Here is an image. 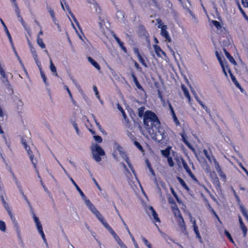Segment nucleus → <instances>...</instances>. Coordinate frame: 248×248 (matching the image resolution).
Returning <instances> with one entry per match:
<instances>
[{"instance_id":"nucleus-57","label":"nucleus","mask_w":248,"mask_h":248,"mask_svg":"<svg viewBox=\"0 0 248 248\" xmlns=\"http://www.w3.org/2000/svg\"><path fill=\"white\" fill-rule=\"evenodd\" d=\"M12 2L14 3V6L15 7V11H16V14H19V13L20 12V10L18 7L17 4L16 2V0L15 1V2Z\"/></svg>"},{"instance_id":"nucleus-54","label":"nucleus","mask_w":248,"mask_h":248,"mask_svg":"<svg viewBox=\"0 0 248 248\" xmlns=\"http://www.w3.org/2000/svg\"><path fill=\"white\" fill-rule=\"evenodd\" d=\"M93 138L94 140L98 143H101L102 141V138L99 136H93Z\"/></svg>"},{"instance_id":"nucleus-49","label":"nucleus","mask_w":248,"mask_h":248,"mask_svg":"<svg viewBox=\"0 0 248 248\" xmlns=\"http://www.w3.org/2000/svg\"><path fill=\"white\" fill-rule=\"evenodd\" d=\"M220 176V177L223 179L224 181H225L226 180V176L225 173L222 171V170H219L217 172Z\"/></svg>"},{"instance_id":"nucleus-13","label":"nucleus","mask_w":248,"mask_h":248,"mask_svg":"<svg viewBox=\"0 0 248 248\" xmlns=\"http://www.w3.org/2000/svg\"><path fill=\"white\" fill-rule=\"evenodd\" d=\"M93 159L99 165H103L107 162L106 156H93Z\"/></svg>"},{"instance_id":"nucleus-45","label":"nucleus","mask_w":248,"mask_h":248,"mask_svg":"<svg viewBox=\"0 0 248 248\" xmlns=\"http://www.w3.org/2000/svg\"><path fill=\"white\" fill-rule=\"evenodd\" d=\"M171 115H172V118H173V121L177 125H178L180 124V123H179V121H178L175 114V112L174 111H173L172 113H171Z\"/></svg>"},{"instance_id":"nucleus-48","label":"nucleus","mask_w":248,"mask_h":248,"mask_svg":"<svg viewBox=\"0 0 248 248\" xmlns=\"http://www.w3.org/2000/svg\"><path fill=\"white\" fill-rule=\"evenodd\" d=\"M70 15L71 16V17H72V19H73L74 21L75 22V23L78 26V28L79 29H80L79 24L78 21H77V19L76 18L75 16H74V15H73V14L72 13L71 11H70Z\"/></svg>"},{"instance_id":"nucleus-34","label":"nucleus","mask_w":248,"mask_h":248,"mask_svg":"<svg viewBox=\"0 0 248 248\" xmlns=\"http://www.w3.org/2000/svg\"><path fill=\"white\" fill-rule=\"evenodd\" d=\"M37 43L38 45L41 47V48H45L46 47V45L44 43L42 39L40 38L39 36H37Z\"/></svg>"},{"instance_id":"nucleus-52","label":"nucleus","mask_w":248,"mask_h":248,"mask_svg":"<svg viewBox=\"0 0 248 248\" xmlns=\"http://www.w3.org/2000/svg\"><path fill=\"white\" fill-rule=\"evenodd\" d=\"M216 56L217 58V60H218L219 63L221 64L223 62V61L222 60L221 57L220 55V54L218 52V51H216L215 52Z\"/></svg>"},{"instance_id":"nucleus-32","label":"nucleus","mask_w":248,"mask_h":248,"mask_svg":"<svg viewBox=\"0 0 248 248\" xmlns=\"http://www.w3.org/2000/svg\"><path fill=\"white\" fill-rule=\"evenodd\" d=\"M195 98H196V99H197V100L198 101V102H199V104L202 106V108H204V109L205 110V111H206L208 113L210 114V112L209 109L207 108V107L205 105H204L203 104L201 100H199V99H198L197 95H195Z\"/></svg>"},{"instance_id":"nucleus-15","label":"nucleus","mask_w":248,"mask_h":248,"mask_svg":"<svg viewBox=\"0 0 248 248\" xmlns=\"http://www.w3.org/2000/svg\"><path fill=\"white\" fill-rule=\"evenodd\" d=\"M205 157L208 159V160L210 162H212V159L213 160L214 163L215 164V167L217 170V171L218 172L219 170H221V169L219 165L218 162L216 160V159L214 158V156H205Z\"/></svg>"},{"instance_id":"nucleus-6","label":"nucleus","mask_w":248,"mask_h":248,"mask_svg":"<svg viewBox=\"0 0 248 248\" xmlns=\"http://www.w3.org/2000/svg\"><path fill=\"white\" fill-rule=\"evenodd\" d=\"M87 207L92 213L102 223L106 229L110 226L92 203L88 205Z\"/></svg>"},{"instance_id":"nucleus-24","label":"nucleus","mask_w":248,"mask_h":248,"mask_svg":"<svg viewBox=\"0 0 248 248\" xmlns=\"http://www.w3.org/2000/svg\"><path fill=\"white\" fill-rule=\"evenodd\" d=\"M131 76L132 77L133 81L134 82L136 87L139 89H142V88L141 86L140 85V83L139 82V81H138V80L136 76L134 74V73L133 72H131Z\"/></svg>"},{"instance_id":"nucleus-18","label":"nucleus","mask_w":248,"mask_h":248,"mask_svg":"<svg viewBox=\"0 0 248 248\" xmlns=\"http://www.w3.org/2000/svg\"><path fill=\"white\" fill-rule=\"evenodd\" d=\"M153 47L155 53L158 56L161 57V54L164 56H166L165 53L161 50L159 46L156 45H154Z\"/></svg>"},{"instance_id":"nucleus-36","label":"nucleus","mask_w":248,"mask_h":248,"mask_svg":"<svg viewBox=\"0 0 248 248\" xmlns=\"http://www.w3.org/2000/svg\"><path fill=\"white\" fill-rule=\"evenodd\" d=\"M116 15L117 18L121 20H123L124 17V13L122 11H117Z\"/></svg>"},{"instance_id":"nucleus-37","label":"nucleus","mask_w":248,"mask_h":248,"mask_svg":"<svg viewBox=\"0 0 248 248\" xmlns=\"http://www.w3.org/2000/svg\"><path fill=\"white\" fill-rule=\"evenodd\" d=\"M6 229V224L5 222L0 220V231L2 232H5Z\"/></svg>"},{"instance_id":"nucleus-64","label":"nucleus","mask_w":248,"mask_h":248,"mask_svg":"<svg viewBox=\"0 0 248 248\" xmlns=\"http://www.w3.org/2000/svg\"><path fill=\"white\" fill-rule=\"evenodd\" d=\"M241 2L244 7H248V2L246 0H242Z\"/></svg>"},{"instance_id":"nucleus-55","label":"nucleus","mask_w":248,"mask_h":248,"mask_svg":"<svg viewBox=\"0 0 248 248\" xmlns=\"http://www.w3.org/2000/svg\"><path fill=\"white\" fill-rule=\"evenodd\" d=\"M47 9L48 12H49V14L50 15L51 17H53V16H55L54 12L52 10V9L49 7H47Z\"/></svg>"},{"instance_id":"nucleus-28","label":"nucleus","mask_w":248,"mask_h":248,"mask_svg":"<svg viewBox=\"0 0 248 248\" xmlns=\"http://www.w3.org/2000/svg\"><path fill=\"white\" fill-rule=\"evenodd\" d=\"M0 22L4 28V30L6 32V34L9 38L10 43L13 45L11 36L10 35V34L5 24H4V22L3 21V20L1 19H0Z\"/></svg>"},{"instance_id":"nucleus-3","label":"nucleus","mask_w":248,"mask_h":248,"mask_svg":"<svg viewBox=\"0 0 248 248\" xmlns=\"http://www.w3.org/2000/svg\"><path fill=\"white\" fill-rule=\"evenodd\" d=\"M148 132L153 139L158 142L163 143L167 140L164 130L163 128L160 127V125L158 126V127L149 128Z\"/></svg>"},{"instance_id":"nucleus-5","label":"nucleus","mask_w":248,"mask_h":248,"mask_svg":"<svg viewBox=\"0 0 248 248\" xmlns=\"http://www.w3.org/2000/svg\"><path fill=\"white\" fill-rule=\"evenodd\" d=\"M87 207L92 213L102 223L106 229L110 226L92 203L88 205Z\"/></svg>"},{"instance_id":"nucleus-33","label":"nucleus","mask_w":248,"mask_h":248,"mask_svg":"<svg viewBox=\"0 0 248 248\" xmlns=\"http://www.w3.org/2000/svg\"><path fill=\"white\" fill-rule=\"evenodd\" d=\"M115 147L117 149V150L115 151V153L116 154H119L120 155H122L123 154H124V151L123 148L121 147L119 145L116 144L115 145Z\"/></svg>"},{"instance_id":"nucleus-60","label":"nucleus","mask_w":248,"mask_h":248,"mask_svg":"<svg viewBox=\"0 0 248 248\" xmlns=\"http://www.w3.org/2000/svg\"><path fill=\"white\" fill-rule=\"evenodd\" d=\"M34 156H30V159L32 163V164L34 166V167L36 168V159L34 158Z\"/></svg>"},{"instance_id":"nucleus-19","label":"nucleus","mask_w":248,"mask_h":248,"mask_svg":"<svg viewBox=\"0 0 248 248\" xmlns=\"http://www.w3.org/2000/svg\"><path fill=\"white\" fill-rule=\"evenodd\" d=\"M91 8L93 10L95 11V12L99 14H101L102 13V9L96 2H93V5Z\"/></svg>"},{"instance_id":"nucleus-7","label":"nucleus","mask_w":248,"mask_h":248,"mask_svg":"<svg viewBox=\"0 0 248 248\" xmlns=\"http://www.w3.org/2000/svg\"><path fill=\"white\" fill-rule=\"evenodd\" d=\"M32 217H33V220L35 222L36 228H37L39 233L41 235V236L42 238H43V240L44 241V242H46V239L45 238V233H44L43 230L42 225L41 224V222L39 220V218L36 216L35 213L33 212H32Z\"/></svg>"},{"instance_id":"nucleus-35","label":"nucleus","mask_w":248,"mask_h":248,"mask_svg":"<svg viewBox=\"0 0 248 248\" xmlns=\"http://www.w3.org/2000/svg\"><path fill=\"white\" fill-rule=\"evenodd\" d=\"M32 54L33 59L36 62L37 65L38 66V67H40L41 66V63L38 61V59L37 58V55L36 51H33V53H32Z\"/></svg>"},{"instance_id":"nucleus-59","label":"nucleus","mask_w":248,"mask_h":248,"mask_svg":"<svg viewBox=\"0 0 248 248\" xmlns=\"http://www.w3.org/2000/svg\"><path fill=\"white\" fill-rule=\"evenodd\" d=\"M37 172V174H38V177H39V178L40 179V183H41V185L43 187L44 190L46 191L47 190V188H46V187L44 185L42 179H41V178L40 176V175L39 174V172L38 171Z\"/></svg>"},{"instance_id":"nucleus-14","label":"nucleus","mask_w":248,"mask_h":248,"mask_svg":"<svg viewBox=\"0 0 248 248\" xmlns=\"http://www.w3.org/2000/svg\"><path fill=\"white\" fill-rule=\"evenodd\" d=\"M228 72H229V73L230 74V76L231 77V78L232 80V81H233V82L234 83V84L235 85V86L238 88L242 92H243V88L241 87V85H240V84L238 83V82L237 81V80L236 79L235 77L233 75V74H232L231 70L230 69H228Z\"/></svg>"},{"instance_id":"nucleus-26","label":"nucleus","mask_w":248,"mask_h":248,"mask_svg":"<svg viewBox=\"0 0 248 248\" xmlns=\"http://www.w3.org/2000/svg\"><path fill=\"white\" fill-rule=\"evenodd\" d=\"M21 142L25 149L26 150L27 154L28 155L32 154V152L30 150V147L28 146L26 140L24 139H22Z\"/></svg>"},{"instance_id":"nucleus-22","label":"nucleus","mask_w":248,"mask_h":248,"mask_svg":"<svg viewBox=\"0 0 248 248\" xmlns=\"http://www.w3.org/2000/svg\"><path fill=\"white\" fill-rule=\"evenodd\" d=\"M181 88L183 91L184 92L185 96L188 99L189 102H190L191 100V97L188 89L184 84H182Z\"/></svg>"},{"instance_id":"nucleus-8","label":"nucleus","mask_w":248,"mask_h":248,"mask_svg":"<svg viewBox=\"0 0 248 248\" xmlns=\"http://www.w3.org/2000/svg\"><path fill=\"white\" fill-rule=\"evenodd\" d=\"M146 210L148 215L151 217L152 219L154 220L155 223L160 222V219L158 217L157 213L152 206H147Z\"/></svg>"},{"instance_id":"nucleus-42","label":"nucleus","mask_w":248,"mask_h":248,"mask_svg":"<svg viewBox=\"0 0 248 248\" xmlns=\"http://www.w3.org/2000/svg\"><path fill=\"white\" fill-rule=\"evenodd\" d=\"M212 23L217 28V30H221L222 29V26L218 21H216V20H213Z\"/></svg>"},{"instance_id":"nucleus-56","label":"nucleus","mask_w":248,"mask_h":248,"mask_svg":"<svg viewBox=\"0 0 248 248\" xmlns=\"http://www.w3.org/2000/svg\"><path fill=\"white\" fill-rule=\"evenodd\" d=\"M92 116L97 126V127L100 129V130H101V125L100 124H99V123L97 121V120H96V118H95V117L94 116V115L93 114H92Z\"/></svg>"},{"instance_id":"nucleus-21","label":"nucleus","mask_w":248,"mask_h":248,"mask_svg":"<svg viewBox=\"0 0 248 248\" xmlns=\"http://www.w3.org/2000/svg\"><path fill=\"white\" fill-rule=\"evenodd\" d=\"M223 51L225 53V56L227 58V59L229 60V61L233 63L234 65H236V62L233 59V58L230 54V53L227 51L225 48H223Z\"/></svg>"},{"instance_id":"nucleus-30","label":"nucleus","mask_w":248,"mask_h":248,"mask_svg":"<svg viewBox=\"0 0 248 248\" xmlns=\"http://www.w3.org/2000/svg\"><path fill=\"white\" fill-rule=\"evenodd\" d=\"M194 228V231L196 235V236L197 238H199L200 241H202V237L200 235V233L198 229V227L197 226V225H194V226H193Z\"/></svg>"},{"instance_id":"nucleus-47","label":"nucleus","mask_w":248,"mask_h":248,"mask_svg":"<svg viewBox=\"0 0 248 248\" xmlns=\"http://www.w3.org/2000/svg\"><path fill=\"white\" fill-rule=\"evenodd\" d=\"M138 59H139V62L142 63L144 66H145V67H147V65L145 62V61L144 60V59L142 58L141 55L140 54V53H138Z\"/></svg>"},{"instance_id":"nucleus-27","label":"nucleus","mask_w":248,"mask_h":248,"mask_svg":"<svg viewBox=\"0 0 248 248\" xmlns=\"http://www.w3.org/2000/svg\"><path fill=\"white\" fill-rule=\"evenodd\" d=\"M171 147L170 146H168L165 149H161V153L162 155H170V154Z\"/></svg>"},{"instance_id":"nucleus-43","label":"nucleus","mask_w":248,"mask_h":248,"mask_svg":"<svg viewBox=\"0 0 248 248\" xmlns=\"http://www.w3.org/2000/svg\"><path fill=\"white\" fill-rule=\"evenodd\" d=\"M71 124L73 126L74 128H75V130L76 131L77 134L78 135H79V129H78V127L77 124L76 123V122L74 121H71Z\"/></svg>"},{"instance_id":"nucleus-62","label":"nucleus","mask_w":248,"mask_h":248,"mask_svg":"<svg viewBox=\"0 0 248 248\" xmlns=\"http://www.w3.org/2000/svg\"><path fill=\"white\" fill-rule=\"evenodd\" d=\"M134 144L135 145V146L140 150H141L142 151V146H141V145L140 144V143H139L137 141H135L134 142Z\"/></svg>"},{"instance_id":"nucleus-11","label":"nucleus","mask_w":248,"mask_h":248,"mask_svg":"<svg viewBox=\"0 0 248 248\" xmlns=\"http://www.w3.org/2000/svg\"><path fill=\"white\" fill-rule=\"evenodd\" d=\"M167 26L163 25L161 27V35L162 36L164 37L166 39V41H168V42H171V39L170 37L169 36V34L167 31Z\"/></svg>"},{"instance_id":"nucleus-44","label":"nucleus","mask_w":248,"mask_h":248,"mask_svg":"<svg viewBox=\"0 0 248 248\" xmlns=\"http://www.w3.org/2000/svg\"><path fill=\"white\" fill-rule=\"evenodd\" d=\"M145 108L143 107H140L138 109V116L140 117H142L143 116Z\"/></svg>"},{"instance_id":"nucleus-51","label":"nucleus","mask_w":248,"mask_h":248,"mask_svg":"<svg viewBox=\"0 0 248 248\" xmlns=\"http://www.w3.org/2000/svg\"><path fill=\"white\" fill-rule=\"evenodd\" d=\"M0 74L2 77L4 78V79H5L7 78L6 77V74L5 73V71L3 70V69L1 67V65H0Z\"/></svg>"},{"instance_id":"nucleus-53","label":"nucleus","mask_w":248,"mask_h":248,"mask_svg":"<svg viewBox=\"0 0 248 248\" xmlns=\"http://www.w3.org/2000/svg\"><path fill=\"white\" fill-rule=\"evenodd\" d=\"M122 165L123 166V167L125 169V175H126V176L127 177H129V175H128L130 174V172H129L128 169L126 168V166L124 162H122Z\"/></svg>"},{"instance_id":"nucleus-38","label":"nucleus","mask_w":248,"mask_h":248,"mask_svg":"<svg viewBox=\"0 0 248 248\" xmlns=\"http://www.w3.org/2000/svg\"><path fill=\"white\" fill-rule=\"evenodd\" d=\"M221 66V68L222 69V71H223V72L224 73L225 76L226 77H227V73L226 71V68H227L228 67V65H227V63L226 62L225 63H222L221 64H220Z\"/></svg>"},{"instance_id":"nucleus-63","label":"nucleus","mask_w":248,"mask_h":248,"mask_svg":"<svg viewBox=\"0 0 248 248\" xmlns=\"http://www.w3.org/2000/svg\"><path fill=\"white\" fill-rule=\"evenodd\" d=\"M177 180H178L179 182L180 183V184L181 185V186H183L184 185H185L186 184V183L184 181V180L181 178L180 177H178L177 178Z\"/></svg>"},{"instance_id":"nucleus-2","label":"nucleus","mask_w":248,"mask_h":248,"mask_svg":"<svg viewBox=\"0 0 248 248\" xmlns=\"http://www.w3.org/2000/svg\"><path fill=\"white\" fill-rule=\"evenodd\" d=\"M2 203L3 206L7 211V214H8L10 219L12 221V223L13 225V227L14 230H15L17 236L18 238H21V230L20 228L19 224L16 219L15 215L14 213L12 212V210L11 207L9 205L7 202L4 200V198H2Z\"/></svg>"},{"instance_id":"nucleus-40","label":"nucleus","mask_w":248,"mask_h":248,"mask_svg":"<svg viewBox=\"0 0 248 248\" xmlns=\"http://www.w3.org/2000/svg\"><path fill=\"white\" fill-rule=\"evenodd\" d=\"M141 239L142 241L144 242V244L148 248H153L150 242L144 237H141Z\"/></svg>"},{"instance_id":"nucleus-16","label":"nucleus","mask_w":248,"mask_h":248,"mask_svg":"<svg viewBox=\"0 0 248 248\" xmlns=\"http://www.w3.org/2000/svg\"><path fill=\"white\" fill-rule=\"evenodd\" d=\"M122 157H123V159L124 160L125 162L127 163V165H128L129 167L130 168L132 172L134 173V175L135 177L136 180L138 182V183H139V182L137 179L135 170L133 169V167L132 164L130 162L129 159L128 157L127 156H122Z\"/></svg>"},{"instance_id":"nucleus-39","label":"nucleus","mask_w":248,"mask_h":248,"mask_svg":"<svg viewBox=\"0 0 248 248\" xmlns=\"http://www.w3.org/2000/svg\"><path fill=\"white\" fill-rule=\"evenodd\" d=\"M145 163L146 164V165L148 167V168L149 169L150 171L151 172V173L153 175H155V172L154 171V170H153V169L152 168V167H151V165L149 162V161L148 160V159H146L145 160Z\"/></svg>"},{"instance_id":"nucleus-17","label":"nucleus","mask_w":248,"mask_h":248,"mask_svg":"<svg viewBox=\"0 0 248 248\" xmlns=\"http://www.w3.org/2000/svg\"><path fill=\"white\" fill-rule=\"evenodd\" d=\"M240 227L243 231L244 236H246L247 233V228L242 221V219L240 216L238 217Z\"/></svg>"},{"instance_id":"nucleus-61","label":"nucleus","mask_w":248,"mask_h":248,"mask_svg":"<svg viewBox=\"0 0 248 248\" xmlns=\"http://www.w3.org/2000/svg\"><path fill=\"white\" fill-rule=\"evenodd\" d=\"M64 89H65L67 92V93H68L69 94V95L71 98V99H73V96H72V94L70 91V90L69 89V88H68V87L67 86H64Z\"/></svg>"},{"instance_id":"nucleus-1","label":"nucleus","mask_w":248,"mask_h":248,"mask_svg":"<svg viewBox=\"0 0 248 248\" xmlns=\"http://www.w3.org/2000/svg\"><path fill=\"white\" fill-rule=\"evenodd\" d=\"M143 123L147 131L149 128L158 127L160 125V123L155 114L150 111L145 112Z\"/></svg>"},{"instance_id":"nucleus-10","label":"nucleus","mask_w":248,"mask_h":248,"mask_svg":"<svg viewBox=\"0 0 248 248\" xmlns=\"http://www.w3.org/2000/svg\"><path fill=\"white\" fill-rule=\"evenodd\" d=\"M93 155H105L104 150L98 145L95 144L92 147Z\"/></svg>"},{"instance_id":"nucleus-46","label":"nucleus","mask_w":248,"mask_h":248,"mask_svg":"<svg viewBox=\"0 0 248 248\" xmlns=\"http://www.w3.org/2000/svg\"><path fill=\"white\" fill-rule=\"evenodd\" d=\"M224 233H225V235H226V236L228 237V238L230 240V241L232 243L234 244V241H233L232 238V237L231 235L229 233V232L228 231L225 230L224 232Z\"/></svg>"},{"instance_id":"nucleus-12","label":"nucleus","mask_w":248,"mask_h":248,"mask_svg":"<svg viewBox=\"0 0 248 248\" xmlns=\"http://www.w3.org/2000/svg\"><path fill=\"white\" fill-rule=\"evenodd\" d=\"M76 188L77 190V191L79 192L80 195L82 198V199L83 200L84 203H85L87 206L92 203L90 200L87 198V197L85 196V195L84 194V193L82 192V191L81 190V189L78 186L76 187Z\"/></svg>"},{"instance_id":"nucleus-41","label":"nucleus","mask_w":248,"mask_h":248,"mask_svg":"<svg viewBox=\"0 0 248 248\" xmlns=\"http://www.w3.org/2000/svg\"><path fill=\"white\" fill-rule=\"evenodd\" d=\"M11 172L12 174L13 180H14V182H15L16 184V185L17 187L18 188H20L21 186H20L19 182L18 181L17 178L15 176V174L12 171H11Z\"/></svg>"},{"instance_id":"nucleus-31","label":"nucleus","mask_w":248,"mask_h":248,"mask_svg":"<svg viewBox=\"0 0 248 248\" xmlns=\"http://www.w3.org/2000/svg\"><path fill=\"white\" fill-rule=\"evenodd\" d=\"M38 68H39V71L40 72L41 76L42 78H43L44 82L45 83V85L46 86H48V83L46 81V76L45 75V74L44 73V72L42 70L41 66L40 67H38Z\"/></svg>"},{"instance_id":"nucleus-25","label":"nucleus","mask_w":248,"mask_h":248,"mask_svg":"<svg viewBox=\"0 0 248 248\" xmlns=\"http://www.w3.org/2000/svg\"><path fill=\"white\" fill-rule=\"evenodd\" d=\"M88 60L89 62L97 70H100V67L98 63L96 62L93 59H92L91 57H88Z\"/></svg>"},{"instance_id":"nucleus-20","label":"nucleus","mask_w":248,"mask_h":248,"mask_svg":"<svg viewBox=\"0 0 248 248\" xmlns=\"http://www.w3.org/2000/svg\"><path fill=\"white\" fill-rule=\"evenodd\" d=\"M2 82L4 85V86L7 89L8 93L10 94H12L13 93V91L12 89L11 88V86L10 84L9 83L8 79L7 78H6L5 79H3L2 80Z\"/></svg>"},{"instance_id":"nucleus-50","label":"nucleus","mask_w":248,"mask_h":248,"mask_svg":"<svg viewBox=\"0 0 248 248\" xmlns=\"http://www.w3.org/2000/svg\"><path fill=\"white\" fill-rule=\"evenodd\" d=\"M168 157V162L170 167H172L174 165L173 161L171 157L169 156H166Z\"/></svg>"},{"instance_id":"nucleus-4","label":"nucleus","mask_w":248,"mask_h":248,"mask_svg":"<svg viewBox=\"0 0 248 248\" xmlns=\"http://www.w3.org/2000/svg\"><path fill=\"white\" fill-rule=\"evenodd\" d=\"M171 209L172 213L178 222L179 226L182 228L183 231L186 230V225L184 220L181 214V212L176 204H173L171 205Z\"/></svg>"},{"instance_id":"nucleus-9","label":"nucleus","mask_w":248,"mask_h":248,"mask_svg":"<svg viewBox=\"0 0 248 248\" xmlns=\"http://www.w3.org/2000/svg\"><path fill=\"white\" fill-rule=\"evenodd\" d=\"M108 231L112 235L113 237L120 247L121 248H124L126 246L122 242L119 237L117 235L110 226L107 229Z\"/></svg>"},{"instance_id":"nucleus-23","label":"nucleus","mask_w":248,"mask_h":248,"mask_svg":"<svg viewBox=\"0 0 248 248\" xmlns=\"http://www.w3.org/2000/svg\"><path fill=\"white\" fill-rule=\"evenodd\" d=\"M50 61V71H51L52 73H53V74L56 77H58V75L57 72L56 68L55 66L54 65V64H53V63L52 62V61L51 58L50 59V61Z\"/></svg>"},{"instance_id":"nucleus-29","label":"nucleus","mask_w":248,"mask_h":248,"mask_svg":"<svg viewBox=\"0 0 248 248\" xmlns=\"http://www.w3.org/2000/svg\"><path fill=\"white\" fill-rule=\"evenodd\" d=\"M240 210L248 221V214L247 209L242 205H240Z\"/></svg>"},{"instance_id":"nucleus-58","label":"nucleus","mask_w":248,"mask_h":248,"mask_svg":"<svg viewBox=\"0 0 248 248\" xmlns=\"http://www.w3.org/2000/svg\"><path fill=\"white\" fill-rule=\"evenodd\" d=\"M93 91L95 92V94L96 96L98 98V99H100V96H99V93H98V92L97 91V89L96 87L95 86H93Z\"/></svg>"}]
</instances>
